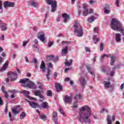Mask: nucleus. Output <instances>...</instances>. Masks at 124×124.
Returning <instances> with one entry per match:
<instances>
[{
  "mask_svg": "<svg viewBox=\"0 0 124 124\" xmlns=\"http://www.w3.org/2000/svg\"><path fill=\"white\" fill-rule=\"evenodd\" d=\"M78 121L81 124H89L91 123L90 117L92 115L91 108L88 106L82 107L79 112Z\"/></svg>",
  "mask_w": 124,
  "mask_h": 124,
  "instance_id": "1",
  "label": "nucleus"
},
{
  "mask_svg": "<svg viewBox=\"0 0 124 124\" xmlns=\"http://www.w3.org/2000/svg\"><path fill=\"white\" fill-rule=\"evenodd\" d=\"M19 83L23 84L24 87L28 88V89H31L32 90H35L37 88V85L35 84L34 82L30 81L29 78H23L20 79Z\"/></svg>",
  "mask_w": 124,
  "mask_h": 124,
  "instance_id": "2",
  "label": "nucleus"
},
{
  "mask_svg": "<svg viewBox=\"0 0 124 124\" xmlns=\"http://www.w3.org/2000/svg\"><path fill=\"white\" fill-rule=\"evenodd\" d=\"M73 29H74L75 33H77V36L80 37L84 34L82 26L77 21L75 22Z\"/></svg>",
  "mask_w": 124,
  "mask_h": 124,
  "instance_id": "3",
  "label": "nucleus"
},
{
  "mask_svg": "<svg viewBox=\"0 0 124 124\" xmlns=\"http://www.w3.org/2000/svg\"><path fill=\"white\" fill-rule=\"evenodd\" d=\"M110 27L113 31H119L122 27V23L116 18H112L111 21Z\"/></svg>",
  "mask_w": 124,
  "mask_h": 124,
  "instance_id": "4",
  "label": "nucleus"
},
{
  "mask_svg": "<svg viewBox=\"0 0 124 124\" xmlns=\"http://www.w3.org/2000/svg\"><path fill=\"white\" fill-rule=\"evenodd\" d=\"M39 89L40 90H42V91L40 92L39 90H36L34 92V94L36 96H39L40 98V101L42 102L43 100H44V96L43 95L41 94V93H44V89H43V88L41 87V86H39Z\"/></svg>",
  "mask_w": 124,
  "mask_h": 124,
  "instance_id": "5",
  "label": "nucleus"
},
{
  "mask_svg": "<svg viewBox=\"0 0 124 124\" xmlns=\"http://www.w3.org/2000/svg\"><path fill=\"white\" fill-rule=\"evenodd\" d=\"M106 57V58H110V65H114L115 64V62L116 61V58L113 54H104L101 58V61H103L104 59Z\"/></svg>",
  "mask_w": 124,
  "mask_h": 124,
  "instance_id": "6",
  "label": "nucleus"
},
{
  "mask_svg": "<svg viewBox=\"0 0 124 124\" xmlns=\"http://www.w3.org/2000/svg\"><path fill=\"white\" fill-rule=\"evenodd\" d=\"M70 43V42H68L67 41H63L62 43V45H66L65 48H64L62 50L61 54L63 57L65 56L66 55H67V53L68 52V44Z\"/></svg>",
  "mask_w": 124,
  "mask_h": 124,
  "instance_id": "7",
  "label": "nucleus"
},
{
  "mask_svg": "<svg viewBox=\"0 0 124 124\" xmlns=\"http://www.w3.org/2000/svg\"><path fill=\"white\" fill-rule=\"evenodd\" d=\"M8 78H10L11 81H15L17 79V76H18V75H17L15 73H12V72H9L7 74Z\"/></svg>",
  "mask_w": 124,
  "mask_h": 124,
  "instance_id": "8",
  "label": "nucleus"
},
{
  "mask_svg": "<svg viewBox=\"0 0 124 124\" xmlns=\"http://www.w3.org/2000/svg\"><path fill=\"white\" fill-rule=\"evenodd\" d=\"M19 93H23L24 94V95L26 96L27 98H29L30 100H36V99L35 98L31 97L29 94H30V92L27 91V90H23L22 91H19Z\"/></svg>",
  "mask_w": 124,
  "mask_h": 124,
  "instance_id": "9",
  "label": "nucleus"
},
{
  "mask_svg": "<svg viewBox=\"0 0 124 124\" xmlns=\"http://www.w3.org/2000/svg\"><path fill=\"white\" fill-rule=\"evenodd\" d=\"M3 5L5 9H7L8 7H14L15 6V2L6 1L3 2Z\"/></svg>",
  "mask_w": 124,
  "mask_h": 124,
  "instance_id": "10",
  "label": "nucleus"
},
{
  "mask_svg": "<svg viewBox=\"0 0 124 124\" xmlns=\"http://www.w3.org/2000/svg\"><path fill=\"white\" fill-rule=\"evenodd\" d=\"M79 81L80 83V85L82 88H85V86H86V84H87V81L86 79H85V78L83 77H81L79 79Z\"/></svg>",
  "mask_w": 124,
  "mask_h": 124,
  "instance_id": "11",
  "label": "nucleus"
},
{
  "mask_svg": "<svg viewBox=\"0 0 124 124\" xmlns=\"http://www.w3.org/2000/svg\"><path fill=\"white\" fill-rule=\"evenodd\" d=\"M27 101H28V102H29L30 107H32V108H37L38 107H40V106H39V105H38V104H37L34 102L30 101L28 100H27Z\"/></svg>",
  "mask_w": 124,
  "mask_h": 124,
  "instance_id": "12",
  "label": "nucleus"
},
{
  "mask_svg": "<svg viewBox=\"0 0 124 124\" xmlns=\"http://www.w3.org/2000/svg\"><path fill=\"white\" fill-rule=\"evenodd\" d=\"M0 28L2 31H5L7 30V25L2 22L1 20H0Z\"/></svg>",
  "mask_w": 124,
  "mask_h": 124,
  "instance_id": "13",
  "label": "nucleus"
},
{
  "mask_svg": "<svg viewBox=\"0 0 124 124\" xmlns=\"http://www.w3.org/2000/svg\"><path fill=\"white\" fill-rule=\"evenodd\" d=\"M62 17L63 18L64 23H67V22L70 20V16L67 15V14L63 13L62 15Z\"/></svg>",
  "mask_w": 124,
  "mask_h": 124,
  "instance_id": "14",
  "label": "nucleus"
},
{
  "mask_svg": "<svg viewBox=\"0 0 124 124\" xmlns=\"http://www.w3.org/2000/svg\"><path fill=\"white\" fill-rule=\"evenodd\" d=\"M52 121L55 124H57V121H58V113L57 111H54L52 113Z\"/></svg>",
  "mask_w": 124,
  "mask_h": 124,
  "instance_id": "15",
  "label": "nucleus"
},
{
  "mask_svg": "<svg viewBox=\"0 0 124 124\" xmlns=\"http://www.w3.org/2000/svg\"><path fill=\"white\" fill-rule=\"evenodd\" d=\"M64 103H70L72 101V97L68 96H65L63 99Z\"/></svg>",
  "mask_w": 124,
  "mask_h": 124,
  "instance_id": "16",
  "label": "nucleus"
},
{
  "mask_svg": "<svg viewBox=\"0 0 124 124\" xmlns=\"http://www.w3.org/2000/svg\"><path fill=\"white\" fill-rule=\"evenodd\" d=\"M40 68V69H42L43 72L45 73V71L46 70V67L45 66V62L44 61H42Z\"/></svg>",
  "mask_w": 124,
  "mask_h": 124,
  "instance_id": "17",
  "label": "nucleus"
},
{
  "mask_svg": "<svg viewBox=\"0 0 124 124\" xmlns=\"http://www.w3.org/2000/svg\"><path fill=\"white\" fill-rule=\"evenodd\" d=\"M55 87L57 92H61L62 90V86L60 83H56Z\"/></svg>",
  "mask_w": 124,
  "mask_h": 124,
  "instance_id": "18",
  "label": "nucleus"
},
{
  "mask_svg": "<svg viewBox=\"0 0 124 124\" xmlns=\"http://www.w3.org/2000/svg\"><path fill=\"white\" fill-rule=\"evenodd\" d=\"M17 108H20V106H16L15 108L13 109H12V112L15 114V115H16V114H19L20 113V110L21 109H19L18 110H17Z\"/></svg>",
  "mask_w": 124,
  "mask_h": 124,
  "instance_id": "19",
  "label": "nucleus"
},
{
  "mask_svg": "<svg viewBox=\"0 0 124 124\" xmlns=\"http://www.w3.org/2000/svg\"><path fill=\"white\" fill-rule=\"evenodd\" d=\"M105 14H109L110 13V6L106 5L104 8Z\"/></svg>",
  "mask_w": 124,
  "mask_h": 124,
  "instance_id": "20",
  "label": "nucleus"
},
{
  "mask_svg": "<svg viewBox=\"0 0 124 124\" xmlns=\"http://www.w3.org/2000/svg\"><path fill=\"white\" fill-rule=\"evenodd\" d=\"M57 2H56L55 3H53L51 6V12H55L56 10H57Z\"/></svg>",
  "mask_w": 124,
  "mask_h": 124,
  "instance_id": "21",
  "label": "nucleus"
},
{
  "mask_svg": "<svg viewBox=\"0 0 124 124\" xmlns=\"http://www.w3.org/2000/svg\"><path fill=\"white\" fill-rule=\"evenodd\" d=\"M7 65H8V61H6L5 63L3 65L2 67L0 69V71L2 72L4 71V70H6V68H7Z\"/></svg>",
  "mask_w": 124,
  "mask_h": 124,
  "instance_id": "22",
  "label": "nucleus"
},
{
  "mask_svg": "<svg viewBox=\"0 0 124 124\" xmlns=\"http://www.w3.org/2000/svg\"><path fill=\"white\" fill-rule=\"evenodd\" d=\"M115 41L116 42H120L121 41V34L120 33H116L114 35Z\"/></svg>",
  "mask_w": 124,
  "mask_h": 124,
  "instance_id": "23",
  "label": "nucleus"
},
{
  "mask_svg": "<svg viewBox=\"0 0 124 124\" xmlns=\"http://www.w3.org/2000/svg\"><path fill=\"white\" fill-rule=\"evenodd\" d=\"M38 38L40 39L42 42H44L45 41V37H44V34H38L37 36Z\"/></svg>",
  "mask_w": 124,
  "mask_h": 124,
  "instance_id": "24",
  "label": "nucleus"
},
{
  "mask_svg": "<svg viewBox=\"0 0 124 124\" xmlns=\"http://www.w3.org/2000/svg\"><path fill=\"white\" fill-rule=\"evenodd\" d=\"M82 98V95H81V94L78 93L77 94L76 96H75V99L76 100V103H78V100L81 99Z\"/></svg>",
  "mask_w": 124,
  "mask_h": 124,
  "instance_id": "25",
  "label": "nucleus"
},
{
  "mask_svg": "<svg viewBox=\"0 0 124 124\" xmlns=\"http://www.w3.org/2000/svg\"><path fill=\"white\" fill-rule=\"evenodd\" d=\"M41 106L43 109H48V103L44 102L41 104Z\"/></svg>",
  "mask_w": 124,
  "mask_h": 124,
  "instance_id": "26",
  "label": "nucleus"
},
{
  "mask_svg": "<svg viewBox=\"0 0 124 124\" xmlns=\"http://www.w3.org/2000/svg\"><path fill=\"white\" fill-rule=\"evenodd\" d=\"M65 65L66 66H71V64H72V60L67 61V59L65 60V62H64Z\"/></svg>",
  "mask_w": 124,
  "mask_h": 124,
  "instance_id": "27",
  "label": "nucleus"
},
{
  "mask_svg": "<svg viewBox=\"0 0 124 124\" xmlns=\"http://www.w3.org/2000/svg\"><path fill=\"white\" fill-rule=\"evenodd\" d=\"M104 84L105 88L108 89V88H110L111 82H110L109 81H104Z\"/></svg>",
  "mask_w": 124,
  "mask_h": 124,
  "instance_id": "28",
  "label": "nucleus"
},
{
  "mask_svg": "<svg viewBox=\"0 0 124 124\" xmlns=\"http://www.w3.org/2000/svg\"><path fill=\"white\" fill-rule=\"evenodd\" d=\"M86 68L87 69L89 73H90L91 75H93V70L91 68V66L86 65Z\"/></svg>",
  "mask_w": 124,
  "mask_h": 124,
  "instance_id": "29",
  "label": "nucleus"
},
{
  "mask_svg": "<svg viewBox=\"0 0 124 124\" xmlns=\"http://www.w3.org/2000/svg\"><path fill=\"white\" fill-rule=\"evenodd\" d=\"M51 70H50V69H48L46 73V77L48 81L50 80V76H51Z\"/></svg>",
  "mask_w": 124,
  "mask_h": 124,
  "instance_id": "30",
  "label": "nucleus"
},
{
  "mask_svg": "<svg viewBox=\"0 0 124 124\" xmlns=\"http://www.w3.org/2000/svg\"><path fill=\"white\" fill-rule=\"evenodd\" d=\"M39 116L41 120H46L47 116L44 115L43 113H39Z\"/></svg>",
  "mask_w": 124,
  "mask_h": 124,
  "instance_id": "31",
  "label": "nucleus"
},
{
  "mask_svg": "<svg viewBox=\"0 0 124 124\" xmlns=\"http://www.w3.org/2000/svg\"><path fill=\"white\" fill-rule=\"evenodd\" d=\"M57 2L56 0H46V3L49 5H52L54 4V3Z\"/></svg>",
  "mask_w": 124,
  "mask_h": 124,
  "instance_id": "32",
  "label": "nucleus"
},
{
  "mask_svg": "<svg viewBox=\"0 0 124 124\" xmlns=\"http://www.w3.org/2000/svg\"><path fill=\"white\" fill-rule=\"evenodd\" d=\"M82 15L83 16H88V15H89V10H83L82 12Z\"/></svg>",
  "mask_w": 124,
  "mask_h": 124,
  "instance_id": "33",
  "label": "nucleus"
},
{
  "mask_svg": "<svg viewBox=\"0 0 124 124\" xmlns=\"http://www.w3.org/2000/svg\"><path fill=\"white\" fill-rule=\"evenodd\" d=\"M107 124H112V120H111V116L108 115L107 118Z\"/></svg>",
  "mask_w": 124,
  "mask_h": 124,
  "instance_id": "34",
  "label": "nucleus"
},
{
  "mask_svg": "<svg viewBox=\"0 0 124 124\" xmlns=\"http://www.w3.org/2000/svg\"><path fill=\"white\" fill-rule=\"evenodd\" d=\"M8 93H12V94H15V93H19V91H16L15 89H13V90H8Z\"/></svg>",
  "mask_w": 124,
  "mask_h": 124,
  "instance_id": "35",
  "label": "nucleus"
},
{
  "mask_svg": "<svg viewBox=\"0 0 124 124\" xmlns=\"http://www.w3.org/2000/svg\"><path fill=\"white\" fill-rule=\"evenodd\" d=\"M93 41L94 44H96L97 43V42H98V41H99L98 38H97L95 35L93 36Z\"/></svg>",
  "mask_w": 124,
  "mask_h": 124,
  "instance_id": "36",
  "label": "nucleus"
},
{
  "mask_svg": "<svg viewBox=\"0 0 124 124\" xmlns=\"http://www.w3.org/2000/svg\"><path fill=\"white\" fill-rule=\"evenodd\" d=\"M30 5H31V6H32L33 7H36V6L38 5V3H36L34 1H31L30 3Z\"/></svg>",
  "mask_w": 124,
  "mask_h": 124,
  "instance_id": "37",
  "label": "nucleus"
},
{
  "mask_svg": "<svg viewBox=\"0 0 124 124\" xmlns=\"http://www.w3.org/2000/svg\"><path fill=\"white\" fill-rule=\"evenodd\" d=\"M32 47H33V51H36V52H38V51H39V48H38V47L37 46V45H33Z\"/></svg>",
  "mask_w": 124,
  "mask_h": 124,
  "instance_id": "38",
  "label": "nucleus"
},
{
  "mask_svg": "<svg viewBox=\"0 0 124 124\" xmlns=\"http://www.w3.org/2000/svg\"><path fill=\"white\" fill-rule=\"evenodd\" d=\"M27 116V114L26 113L23 112L20 115V119L21 120H23V119Z\"/></svg>",
  "mask_w": 124,
  "mask_h": 124,
  "instance_id": "39",
  "label": "nucleus"
},
{
  "mask_svg": "<svg viewBox=\"0 0 124 124\" xmlns=\"http://www.w3.org/2000/svg\"><path fill=\"white\" fill-rule=\"evenodd\" d=\"M94 20H95V17L91 16V18H88V21L89 23H93Z\"/></svg>",
  "mask_w": 124,
  "mask_h": 124,
  "instance_id": "40",
  "label": "nucleus"
},
{
  "mask_svg": "<svg viewBox=\"0 0 124 124\" xmlns=\"http://www.w3.org/2000/svg\"><path fill=\"white\" fill-rule=\"evenodd\" d=\"M101 70L102 72H104V73H106L107 75H108V74H107V71L106 70V67L105 66L102 67Z\"/></svg>",
  "mask_w": 124,
  "mask_h": 124,
  "instance_id": "41",
  "label": "nucleus"
},
{
  "mask_svg": "<svg viewBox=\"0 0 124 124\" xmlns=\"http://www.w3.org/2000/svg\"><path fill=\"white\" fill-rule=\"evenodd\" d=\"M46 95L47 96H52V91L51 90L46 91Z\"/></svg>",
  "mask_w": 124,
  "mask_h": 124,
  "instance_id": "42",
  "label": "nucleus"
},
{
  "mask_svg": "<svg viewBox=\"0 0 124 124\" xmlns=\"http://www.w3.org/2000/svg\"><path fill=\"white\" fill-rule=\"evenodd\" d=\"M2 1L0 0V13H2Z\"/></svg>",
  "mask_w": 124,
  "mask_h": 124,
  "instance_id": "43",
  "label": "nucleus"
},
{
  "mask_svg": "<svg viewBox=\"0 0 124 124\" xmlns=\"http://www.w3.org/2000/svg\"><path fill=\"white\" fill-rule=\"evenodd\" d=\"M83 10L88 9V4H87L86 3H84L83 5Z\"/></svg>",
  "mask_w": 124,
  "mask_h": 124,
  "instance_id": "44",
  "label": "nucleus"
},
{
  "mask_svg": "<svg viewBox=\"0 0 124 124\" xmlns=\"http://www.w3.org/2000/svg\"><path fill=\"white\" fill-rule=\"evenodd\" d=\"M28 43H29V40L28 41H23V44H22V46L25 47V46H26V45H27V44H28Z\"/></svg>",
  "mask_w": 124,
  "mask_h": 124,
  "instance_id": "45",
  "label": "nucleus"
},
{
  "mask_svg": "<svg viewBox=\"0 0 124 124\" xmlns=\"http://www.w3.org/2000/svg\"><path fill=\"white\" fill-rule=\"evenodd\" d=\"M104 44L103 43H102L101 44L100 46V51H103V47H104Z\"/></svg>",
  "mask_w": 124,
  "mask_h": 124,
  "instance_id": "46",
  "label": "nucleus"
},
{
  "mask_svg": "<svg viewBox=\"0 0 124 124\" xmlns=\"http://www.w3.org/2000/svg\"><path fill=\"white\" fill-rule=\"evenodd\" d=\"M104 111L106 112V113H108V109L107 108H103L101 110L100 113H103Z\"/></svg>",
  "mask_w": 124,
  "mask_h": 124,
  "instance_id": "47",
  "label": "nucleus"
},
{
  "mask_svg": "<svg viewBox=\"0 0 124 124\" xmlns=\"http://www.w3.org/2000/svg\"><path fill=\"white\" fill-rule=\"evenodd\" d=\"M72 107L73 108H78V104H77V103H76V102H75V103L73 104Z\"/></svg>",
  "mask_w": 124,
  "mask_h": 124,
  "instance_id": "48",
  "label": "nucleus"
},
{
  "mask_svg": "<svg viewBox=\"0 0 124 124\" xmlns=\"http://www.w3.org/2000/svg\"><path fill=\"white\" fill-rule=\"evenodd\" d=\"M96 2V1L95 0H91L89 1L90 4H93V3H95Z\"/></svg>",
  "mask_w": 124,
  "mask_h": 124,
  "instance_id": "49",
  "label": "nucleus"
},
{
  "mask_svg": "<svg viewBox=\"0 0 124 124\" xmlns=\"http://www.w3.org/2000/svg\"><path fill=\"white\" fill-rule=\"evenodd\" d=\"M59 111H60L61 114H62V115L63 116H64V112H63V109H62L61 108H60L59 109Z\"/></svg>",
  "mask_w": 124,
  "mask_h": 124,
  "instance_id": "50",
  "label": "nucleus"
},
{
  "mask_svg": "<svg viewBox=\"0 0 124 124\" xmlns=\"http://www.w3.org/2000/svg\"><path fill=\"white\" fill-rule=\"evenodd\" d=\"M2 105H3V101H2L1 97H0V106H2Z\"/></svg>",
  "mask_w": 124,
  "mask_h": 124,
  "instance_id": "51",
  "label": "nucleus"
},
{
  "mask_svg": "<svg viewBox=\"0 0 124 124\" xmlns=\"http://www.w3.org/2000/svg\"><path fill=\"white\" fill-rule=\"evenodd\" d=\"M9 117L10 118V121H13V118L12 117V116L11 115V113L9 112Z\"/></svg>",
  "mask_w": 124,
  "mask_h": 124,
  "instance_id": "52",
  "label": "nucleus"
},
{
  "mask_svg": "<svg viewBox=\"0 0 124 124\" xmlns=\"http://www.w3.org/2000/svg\"><path fill=\"white\" fill-rule=\"evenodd\" d=\"M16 56H17V55L15 53H14L13 54L12 58L13 59V60H15V59H16Z\"/></svg>",
  "mask_w": 124,
  "mask_h": 124,
  "instance_id": "53",
  "label": "nucleus"
},
{
  "mask_svg": "<svg viewBox=\"0 0 124 124\" xmlns=\"http://www.w3.org/2000/svg\"><path fill=\"white\" fill-rule=\"evenodd\" d=\"M48 58H49V60H50V61H53V60H54V56H53V55L49 56Z\"/></svg>",
  "mask_w": 124,
  "mask_h": 124,
  "instance_id": "54",
  "label": "nucleus"
},
{
  "mask_svg": "<svg viewBox=\"0 0 124 124\" xmlns=\"http://www.w3.org/2000/svg\"><path fill=\"white\" fill-rule=\"evenodd\" d=\"M120 3V1L119 0H115V4L116 6H119V4Z\"/></svg>",
  "mask_w": 124,
  "mask_h": 124,
  "instance_id": "55",
  "label": "nucleus"
},
{
  "mask_svg": "<svg viewBox=\"0 0 124 124\" xmlns=\"http://www.w3.org/2000/svg\"><path fill=\"white\" fill-rule=\"evenodd\" d=\"M119 31H122L121 33H122L123 35L124 36V30L123 29H120L118 30Z\"/></svg>",
  "mask_w": 124,
  "mask_h": 124,
  "instance_id": "56",
  "label": "nucleus"
},
{
  "mask_svg": "<svg viewBox=\"0 0 124 124\" xmlns=\"http://www.w3.org/2000/svg\"><path fill=\"white\" fill-rule=\"evenodd\" d=\"M57 77H58V73L56 72H55L54 75V79H57Z\"/></svg>",
  "mask_w": 124,
  "mask_h": 124,
  "instance_id": "57",
  "label": "nucleus"
},
{
  "mask_svg": "<svg viewBox=\"0 0 124 124\" xmlns=\"http://www.w3.org/2000/svg\"><path fill=\"white\" fill-rule=\"evenodd\" d=\"M99 29V28H98V27L95 28L94 29V32H96V33H97V31H98V30Z\"/></svg>",
  "mask_w": 124,
  "mask_h": 124,
  "instance_id": "58",
  "label": "nucleus"
},
{
  "mask_svg": "<svg viewBox=\"0 0 124 124\" xmlns=\"http://www.w3.org/2000/svg\"><path fill=\"white\" fill-rule=\"evenodd\" d=\"M33 42L35 43V44H34V45H37V44H38V41L37 40V39H35L33 41Z\"/></svg>",
  "mask_w": 124,
  "mask_h": 124,
  "instance_id": "59",
  "label": "nucleus"
},
{
  "mask_svg": "<svg viewBox=\"0 0 124 124\" xmlns=\"http://www.w3.org/2000/svg\"><path fill=\"white\" fill-rule=\"evenodd\" d=\"M48 67L49 68H52V67H53V64H52V63H49L48 64Z\"/></svg>",
  "mask_w": 124,
  "mask_h": 124,
  "instance_id": "60",
  "label": "nucleus"
},
{
  "mask_svg": "<svg viewBox=\"0 0 124 124\" xmlns=\"http://www.w3.org/2000/svg\"><path fill=\"white\" fill-rule=\"evenodd\" d=\"M69 80H70V78H69V77H67V78H65L64 81L67 82V81H69Z\"/></svg>",
  "mask_w": 124,
  "mask_h": 124,
  "instance_id": "61",
  "label": "nucleus"
},
{
  "mask_svg": "<svg viewBox=\"0 0 124 124\" xmlns=\"http://www.w3.org/2000/svg\"><path fill=\"white\" fill-rule=\"evenodd\" d=\"M85 49L86 52H90V48H89V47L85 46Z\"/></svg>",
  "mask_w": 124,
  "mask_h": 124,
  "instance_id": "62",
  "label": "nucleus"
},
{
  "mask_svg": "<svg viewBox=\"0 0 124 124\" xmlns=\"http://www.w3.org/2000/svg\"><path fill=\"white\" fill-rule=\"evenodd\" d=\"M110 75V76H114V75H115V72L111 71Z\"/></svg>",
  "mask_w": 124,
  "mask_h": 124,
  "instance_id": "63",
  "label": "nucleus"
},
{
  "mask_svg": "<svg viewBox=\"0 0 124 124\" xmlns=\"http://www.w3.org/2000/svg\"><path fill=\"white\" fill-rule=\"evenodd\" d=\"M53 45V42H48V46L51 47Z\"/></svg>",
  "mask_w": 124,
  "mask_h": 124,
  "instance_id": "64",
  "label": "nucleus"
}]
</instances>
